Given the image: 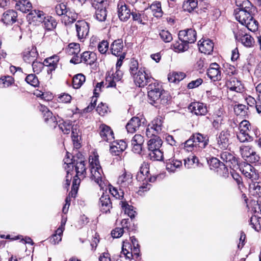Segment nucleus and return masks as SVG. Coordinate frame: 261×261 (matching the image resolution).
<instances>
[{
    "label": "nucleus",
    "mask_w": 261,
    "mask_h": 261,
    "mask_svg": "<svg viewBox=\"0 0 261 261\" xmlns=\"http://www.w3.org/2000/svg\"><path fill=\"white\" fill-rule=\"evenodd\" d=\"M64 162L66 164L64 168L67 173L65 180L66 188L69 186L74 172L76 173L77 176L85 177L86 174V162L82 154H77L76 156H72V158L70 159L69 153L67 152Z\"/></svg>",
    "instance_id": "obj_1"
},
{
    "label": "nucleus",
    "mask_w": 261,
    "mask_h": 261,
    "mask_svg": "<svg viewBox=\"0 0 261 261\" xmlns=\"http://www.w3.org/2000/svg\"><path fill=\"white\" fill-rule=\"evenodd\" d=\"M147 90L148 101L155 107L167 104L170 99L169 94L156 82L149 84Z\"/></svg>",
    "instance_id": "obj_2"
},
{
    "label": "nucleus",
    "mask_w": 261,
    "mask_h": 261,
    "mask_svg": "<svg viewBox=\"0 0 261 261\" xmlns=\"http://www.w3.org/2000/svg\"><path fill=\"white\" fill-rule=\"evenodd\" d=\"M255 8L245 10L234 9V15L237 21L241 24L246 26L247 30L251 32H255L258 29V23L254 18Z\"/></svg>",
    "instance_id": "obj_3"
},
{
    "label": "nucleus",
    "mask_w": 261,
    "mask_h": 261,
    "mask_svg": "<svg viewBox=\"0 0 261 261\" xmlns=\"http://www.w3.org/2000/svg\"><path fill=\"white\" fill-rule=\"evenodd\" d=\"M129 72L133 76L136 85L140 87H144L149 84L153 83L155 80L151 76L146 73L144 69H138V63L137 61L131 62Z\"/></svg>",
    "instance_id": "obj_4"
},
{
    "label": "nucleus",
    "mask_w": 261,
    "mask_h": 261,
    "mask_svg": "<svg viewBox=\"0 0 261 261\" xmlns=\"http://www.w3.org/2000/svg\"><path fill=\"white\" fill-rule=\"evenodd\" d=\"M136 179L138 181L142 182L138 191L139 194L142 195L144 192L147 191L150 189L151 185L148 182H154L156 178L149 177V165L144 163L140 167V171L136 175Z\"/></svg>",
    "instance_id": "obj_5"
},
{
    "label": "nucleus",
    "mask_w": 261,
    "mask_h": 261,
    "mask_svg": "<svg viewBox=\"0 0 261 261\" xmlns=\"http://www.w3.org/2000/svg\"><path fill=\"white\" fill-rule=\"evenodd\" d=\"M163 144L162 139L158 136L150 138L147 142L148 155L153 161H161L164 158V152L161 149Z\"/></svg>",
    "instance_id": "obj_6"
},
{
    "label": "nucleus",
    "mask_w": 261,
    "mask_h": 261,
    "mask_svg": "<svg viewBox=\"0 0 261 261\" xmlns=\"http://www.w3.org/2000/svg\"><path fill=\"white\" fill-rule=\"evenodd\" d=\"M89 163L91 179L94 180L101 189H103L105 184L102 180L103 172L99 164L98 156L90 157Z\"/></svg>",
    "instance_id": "obj_7"
},
{
    "label": "nucleus",
    "mask_w": 261,
    "mask_h": 261,
    "mask_svg": "<svg viewBox=\"0 0 261 261\" xmlns=\"http://www.w3.org/2000/svg\"><path fill=\"white\" fill-rule=\"evenodd\" d=\"M117 12L119 19L126 21L130 18L132 11L124 0H120L117 4Z\"/></svg>",
    "instance_id": "obj_8"
},
{
    "label": "nucleus",
    "mask_w": 261,
    "mask_h": 261,
    "mask_svg": "<svg viewBox=\"0 0 261 261\" xmlns=\"http://www.w3.org/2000/svg\"><path fill=\"white\" fill-rule=\"evenodd\" d=\"M122 76L123 72L120 69L116 70L115 73L113 69L108 71L106 77L107 88L116 87V82L120 81Z\"/></svg>",
    "instance_id": "obj_9"
},
{
    "label": "nucleus",
    "mask_w": 261,
    "mask_h": 261,
    "mask_svg": "<svg viewBox=\"0 0 261 261\" xmlns=\"http://www.w3.org/2000/svg\"><path fill=\"white\" fill-rule=\"evenodd\" d=\"M178 38L188 44L193 43L196 40V32L192 29L180 31Z\"/></svg>",
    "instance_id": "obj_10"
},
{
    "label": "nucleus",
    "mask_w": 261,
    "mask_h": 261,
    "mask_svg": "<svg viewBox=\"0 0 261 261\" xmlns=\"http://www.w3.org/2000/svg\"><path fill=\"white\" fill-rule=\"evenodd\" d=\"M230 134L228 130H223L217 136V144L219 148L226 149L229 144Z\"/></svg>",
    "instance_id": "obj_11"
},
{
    "label": "nucleus",
    "mask_w": 261,
    "mask_h": 261,
    "mask_svg": "<svg viewBox=\"0 0 261 261\" xmlns=\"http://www.w3.org/2000/svg\"><path fill=\"white\" fill-rule=\"evenodd\" d=\"M75 25L78 38L82 39L86 38L89 32V24L85 20H79Z\"/></svg>",
    "instance_id": "obj_12"
},
{
    "label": "nucleus",
    "mask_w": 261,
    "mask_h": 261,
    "mask_svg": "<svg viewBox=\"0 0 261 261\" xmlns=\"http://www.w3.org/2000/svg\"><path fill=\"white\" fill-rule=\"evenodd\" d=\"M40 111L42 113L44 121L51 127H56L58 122L56 118L53 117V113L44 105H41L39 107Z\"/></svg>",
    "instance_id": "obj_13"
},
{
    "label": "nucleus",
    "mask_w": 261,
    "mask_h": 261,
    "mask_svg": "<svg viewBox=\"0 0 261 261\" xmlns=\"http://www.w3.org/2000/svg\"><path fill=\"white\" fill-rule=\"evenodd\" d=\"M207 75L214 81L221 80L222 76L220 66L216 63H212L207 69Z\"/></svg>",
    "instance_id": "obj_14"
},
{
    "label": "nucleus",
    "mask_w": 261,
    "mask_h": 261,
    "mask_svg": "<svg viewBox=\"0 0 261 261\" xmlns=\"http://www.w3.org/2000/svg\"><path fill=\"white\" fill-rule=\"evenodd\" d=\"M188 109L191 113L197 116L205 115L207 113L206 105L198 102L191 103L188 107Z\"/></svg>",
    "instance_id": "obj_15"
},
{
    "label": "nucleus",
    "mask_w": 261,
    "mask_h": 261,
    "mask_svg": "<svg viewBox=\"0 0 261 261\" xmlns=\"http://www.w3.org/2000/svg\"><path fill=\"white\" fill-rule=\"evenodd\" d=\"M99 134L103 141L111 143L114 139L113 132L111 127L105 124L99 126Z\"/></svg>",
    "instance_id": "obj_16"
},
{
    "label": "nucleus",
    "mask_w": 261,
    "mask_h": 261,
    "mask_svg": "<svg viewBox=\"0 0 261 261\" xmlns=\"http://www.w3.org/2000/svg\"><path fill=\"white\" fill-rule=\"evenodd\" d=\"M127 147L126 143L123 140L113 141L110 145V151L114 155H119Z\"/></svg>",
    "instance_id": "obj_17"
},
{
    "label": "nucleus",
    "mask_w": 261,
    "mask_h": 261,
    "mask_svg": "<svg viewBox=\"0 0 261 261\" xmlns=\"http://www.w3.org/2000/svg\"><path fill=\"white\" fill-rule=\"evenodd\" d=\"M133 176L131 173L125 171L120 175L117 180V184L123 188H129L132 185Z\"/></svg>",
    "instance_id": "obj_18"
},
{
    "label": "nucleus",
    "mask_w": 261,
    "mask_h": 261,
    "mask_svg": "<svg viewBox=\"0 0 261 261\" xmlns=\"http://www.w3.org/2000/svg\"><path fill=\"white\" fill-rule=\"evenodd\" d=\"M99 206L102 213L107 214L110 212V210L112 208V204L108 195L103 194L100 197L99 200Z\"/></svg>",
    "instance_id": "obj_19"
},
{
    "label": "nucleus",
    "mask_w": 261,
    "mask_h": 261,
    "mask_svg": "<svg viewBox=\"0 0 261 261\" xmlns=\"http://www.w3.org/2000/svg\"><path fill=\"white\" fill-rule=\"evenodd\" d=\"M144 141V138L142 135H135L131 141L132 151L135 153L140 154L142 151Z\"/></svg>",
    "instance_id": "obj_20"
},
{
    "label": "nucleus",
    "mask_w": 261,
    "mask_h": 261,
    "mask_svg": "<svg viewBox=\"0 0 261 261\" xmlns=\"http://www.w3.org/2000/svg\"><path fill=\"white\" fill-rule=\"evenodd\" d=\"M45 14L42 11L33 10L27 15V19L31 22H34L36 24L41 23L45 18Z\"/></svg>",
    "instance_id": "obj_21"
},
{
    "label": "nucleus",
    "mask_w": 261,
    "mask_h": 261,
    "mask_svg": "<svg viewBox=\"0 0 261 261\" xmlns=\"http://www.w3.org/2000/svg\"><path fill=\"white\" fill-rule=\"evenodd\" d=\"M193 135L196 145V149L197 148L200 149H203L207 145L208 139L206 136H204L200 133H196Z\"/></svg>",
    "instance_id": "obj_22"
},
{
    "label": "nucleus",
    "mask_w": 261,
    "mask_h": 261,
    "mask_svg": "<svg viewBox=\"0 0 261 261\" xmlns=\"http://www.w3.org/2000/svg\"><path fill=\"white\" fill-rule=\"evenodd\" d=\"M17 17L16 12L13 10H9L3 13L1 20L6 24H10L16 21Z\"/></svg>",
    "instance_id": "obj_23"
},
{
    "label": "nucleus",
    "mask_w": 261,
    "mask_h": 261,
    "mask_svg": "<svg viewBox=\"0 0 261 261\" xmlns=\"http://www.w3.org/2000/svg\"><path fill=\"white\" fill-rule=\"evenodd\" d=\"M199 51L205 54H210L213 50L214 43L210 39L203 40L198 43Z\"/></svg>",
    "instance_id": "obj_24"
},
{
    "label": "nucleus",
    "mask_w": 261,
    "mask_h": 261,
    "mask_svg": "<svg viewBox=\"0 0 261 261\" xmlns=\"http://www.w3.org/2000/svg\"><path fill=\"white\" fill-rule=\"evenodd\" d=\"M59 59L60 58L59 56L54 55L44 60V64L45 66L48 67V73H51L53 71H54L56 69Z\"/></svg>",
    "instance_id": "obj_25"
},
{
    "label": "nucleus",
    "mask_w": 261,
    "mask_h": 261,
    "mask_svg": "<svg viewBox=\"0 0 261 261\" xmlns=\"http://www.w3.org/2000/svg\"><path fill=\"white\" fill-rule=\"evenodd\" d=\"M38 56V53L36 48L27 49L23 53V59L25 62L28 63H32Z\"/></svg>",
    "instance_id": "obj_26"
},
{
    "label": "nucleus",
    "mask_w": 261,
    "mask_h": 261,
    "mask_svg": "<svg viewBox=\"0 0 261 261\" xmlns=\"http://www.w3.org/2000/svg\"><path fill=\"white\" fill-rule=\"evenodd\" d=\"M123 48V43L122 39L115 40L111 45V53L116 56H121V54Z\"/></svg>",
    "instance_id": "obj_27"
},
{
    "label": "nucleus",
    "mask_w": 261,
    "mask_h": 261,
    "mask_svg": "<svg viewBox=\"0 0 261 261\" xmlns=\"http://www.w3.org/2000/svg\"><path fill=\"white\" fill-rule=\"evenodd\" d=\"M227 85L230 91L237 92H241L244 89V86L241 82L236 78H231L230 80L227 82Z\"/></svg>",
    "instance_id": "obj_28"
},
{
    "label": "nucleus",
    "mask_w": 261,
    "mask_h": 261,
    "mask_svg": "<svg viewBox=\"0 0 261 261\" xmlns=\"http://www.w3.org/2000/svg\"><path fill=\"white\" fill-rule=\"evenodd\" d=\"M96 60V55L94 52L85 51L81 57V61L88 65L93 64Z\"/></svg>",
    "instance_id": "obj_29"
},
{
    "label": "nucleus",
    "mask_w": 261,
    "mask_h": 261,
    "mask_svg": "<svg viewBox=\"0 0 261 261\" xmlns=\"http://www.w3.org/2000/svg\"><path fill=\"white\" fill-rule=\"evenodd\" d=\"M141 125V121L138 117H133L126 125L128 133H134Z\"/></svg>",
    "instance_id": "obj_30"
},
{
    "label": "nucleus",
    "mask_w": 261,
    "mask_h": 261,
    "mask_svg": "<svg viewBox=\"0 0 261 261\" xmlns=\"http://www.w3.org/2000/svg\"><path fill=\"white\" fill-rule=\"evenodd\" d=\"M131 15L134 21L139 24H145V21L148 20V16L145 11L133 12Z\"/></svg>",
    "instance_id": "obj_31"
},
{
    "label": "nucleus",
    "mask_w": 261,
    "mask_h": 261,
    "mask_svg": "<svg viewBox=\"0 0 261 261\" xmlns=\"http://www.w3.org/2000/svg\"><path fill=\"white\" fill-rule=\"evenodd\" d=\"M107 7H97L94 8L95 10L94 17L96 20L100 22L105 21L107 17Z\"/></svg>",
    "instance_id": "obj_32"
},
{
    "label": "nucleus",
    "mask_w": 261,
    "mask_h": 261,
    "mask_svg": "<svg viewBox=\"0 0 261 261\" xmlns=\"http://www.w3.org/2000/svg\"><path fill=\"white\" fill-rule=\"evenodd\" d=\"M220 158L221 160L226 163V165L231 168L233 164H236L237 161L234 156L228 151H224L221 153Z\"/></svg>",
    "instance_id": "obj_33"
},
{
    "label": "nucleus",
    "mask_w": 261,
    "mask_h": 261,
    "mask_svg": "<svg viewBox=\"0 0 261 261\" xmlns=\"http://www.w3.org/2000/svg\"><path fill=\"white\" fill-rule=\"evenodd\" d=\"M41 23H43L44 29L48 31L53 30L57 24L55 19L50 16H45Z\"/></svg>",
    "instance_id": "obj_34"
},
{
    "label": "nucleus",
    "mask_w": 261,
    "mask_h": 261,
    "mask_svg": "<svg viewBox=\"0 0 261 261\" xmlns=\"http://www.w3.org/2000/svg\"><path fill=\"white\" fill-rule=\"evenodd\" d=\"M166 170L169 172L173 173L181 166L182 163L180 160L174 158L172 160H169V161L166 162Z\"/></svg>",
    "instance_id": "obj_35"
},
{
    "label": "nucleus",
    "mask_w": 261,
    "mask_h": 261,
    "mask_svg": "<svg viewBox=\"0 0 261 261\" xmlns=\"http://www.w3.org/2000/svg\"><path fill=\"white\" fill-rule=\"evenodd\" d=\"M77 17V14L73 10L68 9L63 16V21L67 25L75 21Z\"/></svg>",
    "instance_id": "obj_36"
},
{
    "label": "nucleus",
    "mask_w": 261,
    "mask_h": 261,
    "mask_svg": "<svg viewBox=\"0 0 261 261\" xmlns=\"http://www.w3.org/2000/svg\"><path fill=\"white\" fill-rule=\"evenodd\" d=\"M242 173L247 178L251 179L255 174L254 168L249 164H245L240 167Z\"/></svg>",
    "instance_id": "obj_37"
},
{
    "label": "nucleus",
    "mask_w": 261,
    "mask_h": 261,
    "mask_svg": "<svg viewBox=\"0 0 261 261\" xmlns=\"http://www.w3.org/2000/svg\"><path fill=\"white\" fill-rule=\"evenodd\" d=\"M251 131L239 130L237 136L238 139L242 143L251 142L253 141V138L251 135Z\"/></svg>",
    "instance_id": "obj_38"
},
{
    "label": "nucleus",
    "mask_w": 261,
    "mask_h": 261,
    "mask_svg": "<svg viewBox=\"0 0 261 261\" xmlns=\"http://www.w3.org/2000/svg\"><path fill=\"white\" fill-rule=\"evenodd\" d=\"M153 16L155 17H161L163 14V12L161 8V3L160 2L155 1L153 2L149 7Z\"/></svg>",
    "instance_id": "obj_39"
},
{
    "label": "nucleus",
    "mask_w": 261,
    "mask_h": 261,
    "mask_svg": "<svg viewBox=\"0 0 261 261\" xmlns=\"http://www.w3.org/2000/svg\"><path fill=\"white\" fill-rule=\"evenodd\" d=\"M119 204L125 214H127L132 219L135 217L136 212L133 210L132 206L129 205L126 201H120Z\"/></svg>",
    "instance_id": "obj_40"
},
{
    "label": "nucleus",
    "mask_w": 261,
    "mask_h": 261,
    "mask_svg": "<svg viewBox=\"0 0 261 261\" xmlns=\"http://www.w3.org/2000/svg\"><path fill=\"white\" fill-rule=\"evenodd\" d=\"M85 76L81 73L74 75L72 79V85L74 89L80 88L85 82Z\"/></svg>",
    "instance_id": "obj_41"
},
{
    "label": "nucleus",
    "mask_w": 261,
    "mask_h": 261,
    "mask_svg": "<svg viewBox=\"0 0 261 261\" xmlns=\"http://www.w3.org/2000/svg\"><path fill=\"white\" fill-rule=\"evenodd\" d=\"M235 3L237 7L236 9L245 10L254 8L248 0H235Z\"/></svg>",
    "instance_id": "obj_42"
},
{
    "label": "nucleus",
    "mask_w": 261,
    "mask_h": 261,
    "mask_svg": "<svg viewBox=\"0 0 261 261\" xmlns=\"http://www.w3.org/2000/svg\"><path fill=\"white\" fill-rule=\"evenodd\" d=\"M185 77V74L183 72H172L169 73L168 80L170 83H177L183 80Z\"/></svg>",
    "instance_id": "obj_43"
},
{
    "label": "nucleus",
    "mask_w": 261,
    "mask_h": 261,
    "mask_svg": "<svg viewBox=\"0 0 261 261\" xmlns=\"http://www.w3.org/2000/svg\"><path fill=\"white\" fill-rule=\"evenodd\" d=\"M79 129L77 125L72 126L71 128V138L74 147L78 148L80 146V143L78 142Z\"/></svg>",
    "instance_id": "obj_44"
},
{
    "label": "nucleus",
    "mask_w": 261,
    "mask_h": 261,
    "mask_svg": "<svg viewBox=\"0 0 261 261\" xmlns=\"http://www.w3.org/2000/svg\"><path fill=\"white\" fill-rule=\"evenodd\" d=\"M189 44L187 42L179 40L173 44V47L176 52H183L189 48Z\"/></svg>",
    "instance_id": "obj_45"
},
{
    "label": "nucleus",
    "mask_w": 261,
    "mask_h": 261,
    "mask_svg": "<svg viewBox=\"0 0 261 261\" xmlns=\"http://www.w3.org/2000/svg\"><path fill=\"white\" fill-rule=\"evenodd\" d=\"M197 0H188L184 3L183 9L185 11L191 12L197 8Z\"/></svg>",
    "instance_id": "obj_46"
},
{
    "label": "nucleus",
    "mask_w": 261,
    "mask_h": 261,
    "mask_svg": "<svg viewBox=\"0 0 261 261\" xmlns=\"http://www.w3.org/2000/svg\"><path fill=\"white\" fill-rule=\"evenodd\" d=\"M238 41L241 42L244 46L247 47H252L254 43L253 38L248 34L245 35L243 38H241Z\"/></svg>",
    "instance_id": "obj_47"
},
{
    "label": "nucleus",
    "mask_w": 261,
    "mask_h": 261,
    "mask_svg": "<svg viewBox=\"0 0 261 261\" xmlns=\"http://www.w3.org/2000/svg\"><path fill=\"white\" fill-rule=\"evenodd\" d=\"M85 177H82L81 176H77L76 174L75 176L74 177V179L72 181V188L71 191V197H75V195L77 192L79 186L80 184L81 178H84Z\"/></svg>",
    "instance_id": "obj_48"
},
{
    "label": "nucleus",
    "mask_w": 261,
    "mask_h": 261,
    "mask_svg": "<svg viewBox=\"0 0 261 261\" xmlns=\"http://www.w3.org/2000/svg\"><path fill=\"white\" fill-rule=\"evenodd\" d=\"M248 108L243 104L235 105L234 107V112L235 114L239 116H244L247 114Z\"/></svg>",
    "instance_id": "obj_49"
},
{
    "label": "nucleus",
    "mask_w": 261,
    "mask_h": 261,
    "mask_svg": "<svg viewBox=\"0 0 261 261\" xmlns=\"http://www.w3.org/2000/svg\"><path fill=\"white\" fill-rule=\"evenodd\" d=\"M14 83V79L11 76H4L0 79V88L8 87Z\"/></svg>",
    "instance_id": "obj_50"
},
{
    "label": "nucleus",
    "mask_w": 261,
    "mask_h": 261,
    "mask_svg": "<svg viewBox=\"0 0 261 261\" xmlns=\"http://www.w3.org/2000/svg\"><path fill=\"white\" fill-rule=\"evenodd\" d=\"M184 162L185 167L190 169L193 168L195 164H198V159L196 156L191 155L185 159Z\"/></svg>",
    "instance_id": "obj_51"
},
{
    "label": "nucleus",
    "mask_w": 261,
    "mask_h": 261,
    "mask_svg": "<svg viewBox=\"0 0 261 261\" xmlns=\"http://www.w3.org/2000/svg\"><path fill=\"white\" fill-rule=\"evenodd\" d=\"M58 125L59 128L65 134H69L72 127V123L70 121H63L62 123H60Z\"/></svg>",
    "instance_id": "obj_52"
},
{
    "label": "nucleus",
    "mask_w": 261,
    "mask_h": 261,
    "mask_svg": "<svg viewBox=\"0 0 261 261\" xmlns=\"http://www.w3.org/2000/svg\"><path fill=\"white\" fill-rule=\"evenodd\" d=\"M159 35L161 39L165 43L170 42L173 40L172 34L168 30H161Z\"/></svg>",
    "instance_id": "obj_53"
},
{
    "label": "nucleus",
    "mask_w": 261,
    "mask_h": 261,
    "mask_svg": "<svg viewBox=\"0 0 261 261\" xmlns=\"http://www.w3.org/2000/svg\"><path fill=\"white\" fill-rule=\"evenodd\" d=\"M247 29V28L246 27V26H245L240 28L238 27L237 29L233 31L234 37L237 41H238L241 39V38H243L247 34L246 32Z\"/></svg>",
    "instance_id": "obj_54"
},
{
    "label": "nucleus",
    "mask_w": 261,
    "mask_h": 261,
    "mask_svg": "<svg viewBox=\"0 0 261 261\" xmlns=\"http://www.w3.org/2000/svg\"><path fill=\"white\" fill-rule=\"evenodd\" d=\"M208 164L210 169L212 170H216V171L217 170L220 168L221 167V164H223V163L220 162L216 158H212L208 162Z\"/></svg>",
    "instance_id": "obj_55"
},
{
    "label": "nucleus",
    "mask_w": 261,
    "mask_h": 261,
    "mask_svg": "<svg viewBox=\"0 0 261 261\" xmlns=\"http://www.w3.org/2000/svg\"><path fill=\"white\" fill-rule=\"evenodd\" d=\"M184 147L188 151L196 149V145L193 135L191 136L190 138L185 142Z\"/></svg>",
    "instance_id": "obj_56"
},
{
    "label": "nucleus",
    "mask_w": 261,
    "mask_h": 261,
    "mask_svg": "<svg viewBox=\"0 0 261 261\" xmlns=\"http://www.w3.org/2000/svg\"><path fill=\"white\" fill-rule=\"evenodd\" d=\"M149 125L158 134L162 130V122L161 119L157 118L153 120Z\"/></svg>",
    "instance_id": "obj_57"
},
{
    "label": "nucleus",
    "mask_w": 261,
    "mask_h": 261,
    "mask_svg": "<svg viewBox=\"0 0 261 261\" xmlns=\"http://www.w3.org/2000/svg\"><path fill=\"white\" fill-rule=\"evenodd\" d=\"M25 81L34 87H36L39 84V81L36 76L34 74H29L25 79Z\"/></svg>",
    "instance_id": "obj_58"
},
{
    "label": "nucleus",
    "mask_w": 261,
    "mask_h": 261,
    "mask_svg": "<svg viewBox=\"0 0 261 261\" xmlns=\"http://www.w3.org/2000/svg\"><path fill=\"white\" fill-rule=\"evenodd\" d=\"M240 151L243 158H249L253 151L249 146H242L240 147Z\"/></svg>",
    "instance_id": "obj_59"
},
{
    "label": "nucleus",
    "mask_w": 261,
    "mask_h": 261,
    "mask_svg": "<svg viewBox=\"0 0 261 261\" xmlns=\"http://www.w3.org/2000/svg\"><path fill=\"white\" fill-rule=\"evenodd\" d=\"M68 8L64 3H60L57 5L55 7V11L59 16H62L65 14Z\"/></svg>",
    "instance_id": "obj_60"
},
{
    "label": "nucleus",
    "mask_w": 261,
    "mask_h": 261,
    "mask_svg": "<svg viewBox=\"0 0 261 261\" xmlns=\"http://www.w3.org/2000/svg\"><path fill=\"white\" fill-rule=\"evenodd\" d=\"M221 167L220 168L217 170L216 172L219 175L226 178L229 175V171L228 169L227 168L228 166L227 165L224 164V163L223 164H221Z\"/></svg>",
    "instance_id": "obj_61"
},
{
    "label": "nucleus",
    "mask_w": 261,
    "mask_h": 261,
    "mask_svg": "<svg viewBox=\"0 0 261 261\" xmlns=\"http://www.w3.org/2000/svg\"><path fill=\"white\" fill-rule=\"evenodd\" d=\"M249 224L251 226L252 228L254 229L256 231H258L260 228V224L259 218L256 216H252L250 219Z\"/></svg>",
    "instance_id": "obj_62"
},
{
    "label": "nucleus",
    "mask_w": 261,
    "mask_h": 261,
    "mask_svg": "<svg viewBox=\"0 0 261 261\" xmlns=\"http://www.w3.org/2000/svg\"><path fill=\"white\" fill-rule=\"evenodd\" d=\"M32 66L33 71L38 74L42 71V69L45 65L44 62L42 63L35 60L32 62Z\"/></svg>",
    "instance_id": "obj_63"
},
{
    "label": "nucleus",
    "mask_w": 261,
    "mask_h": 261,
    "mask_svg": "<svg viewBox=\"0 0 261 261\" xmlns=\"http://www.w3.org/2000/svg\"><path fill=\"white\" fill-rule=\"evenodd\" d=\"M97 47L101 54H105L108 50L109 43L107 41L103 40L98 44Z\"/></svg>",
    "instance_id": "obj_64"
}]
</instances>
